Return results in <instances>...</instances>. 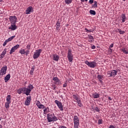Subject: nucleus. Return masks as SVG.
<instances>
[{
    "label": "nucleus",
    "instance_id": "f257e3e1",
    "mask_svg": "<svg viewBox=\"0 0 128 128\" xmlns=\"http://www.w3.org/2000/svg\"><path fill=\"white\" fill-rule=\"evenodd\" d=\"M47 120L48 122H56L58 118L54 116V114H47Z\"/></svg>",
    "mask_w": 128,
    "mask_h": 128
},
{
    "label": "nucleus",
    "instance_id": "f03ea898",
    "mask_svg": "<svg viewBox=\"0 0 128 128\" xmlns=\"http://www.w3.org/2000/svg\"><path fill=\"white\" fill-rule=\"evenodd\" d=\"M74 128H78V126H80V120H78V117L75 116L74 117Z\"/></svg>",
    "mask_w": 128,
    "mask_h": 128
},
{
    "label": "nucleus",
    "instance_id": "7ed1b4c3",
    "mask_svg": "<svg viewBox=\"0 0 128 128\" xmlns=\"http://www.w3.org/2000/svg\"><path fill=\"white\" fill-rule=\"evenodd\" d=\"M85 64L89 66V68H94L96 66V62H90L88 60L85 62Z\"/></svg>",
    "mask_w": 128,
    "mask_h": 128
},
{
    "label": "nucleus",
    "instance_id": "20e7f679",
    "mask_svg": "<svg viewBox=\"0 0 128 128\" xmlns=\"http://www.w3.org/2000/svg\"><path fill=\"white\" fill-rule=\"evenodd\" d=\"M42 52V50L40 49L39 50H36V52H34V54L33 55V58H34V60H36V58H38V56H40Z\"/></svg>",
    "mask_w": 128,
    "mask_h": 128
},
{
    "label": "nucleus",
    "instance_id": "39448f33",
    "mask_svg": "<svg viewBox=\"0 0 128 128\" xmlns=\"http://www.w3.org/2000/svg\"><path fill=\"white\" fill-rule=\"evenodd\" d=\"M9 20L12 24H16V22L18 18L16 16H10L9 18Z\"/></svg>",
    "mask_w": 128,
    "mask_h": 128
},
{
    "label": "nucleus",
    "instance_id": "423d86ee",
    "mask_svg": "<svg viewBox=\"0 0 128 128\" xmlns=\"http://www.w3.org/2000/svg\"><path fill=\"white\" fill-rule=\"evenodd\" d=\"M55 104H57L58 108H60V110H64V108L62 107V102H60V101L58 100H56L54 101Z\"/></svg>",
    "mask_w": 128,
    "mask_h": 128
},
{
    "label": "nucleus",
    "instance_id": "0eeeda50",
    "mask_svg": "<svg viewBox=\"0 0 128 128\" xmlns=\"http://www.w3.org/2000/svg\"><path fill=\"white\" fill-rule=\"evenodd\" d=\"M68 58L69 62H72V51L70 50H68Z\"/></svg>",
    "mask_w": 128,
    "mask_h": 128
},
{
    "label": "nucleus",
    "instance_id": "6e6552de",
    "mask_svg": "<svg viewBox=\"0 0 128 128\" xmlns=\"http://www.w3.org/2000/svg\"><path fill=\"white\" fill-rule=\"evenodd\" d=\"M8 70V67L6 66H4L2 67L0 71V74L4 76V74H6V70Z\"/></svg>",
    "mask_w": 128,
    "mask_h": 128
},
{
    "label": "nucleus",
    "instance_id": "1a4fd4ad",
    "mask_svg": "<svg viewBox=\"0 0 128 128\" xmlns=\"http://www.w3.org/2000/svg\"><path fill=\"white\" fill-rule=\"evenodd\" d=\"M20 48V44H16L14 47H12L10 52V54H12V52H16V50H18Z\"/></svg>",
    "mask_w": 128,
    "mask_h": 128
},
{
    "label": "nucleus",
    "instance_id": "9d476101",
    "mask_svg": "<svg viewBox=\"0 0 128 128\" xmlns=\"http://www.w3.org/2000/svg\"><path fill=\"white\" fill-rule=\"evenodd\" d=\"M116 74H118V72L116 70H112L108 72V74H109L110 76H116Z\"/></svg>",
    "mask_w": 128,
    "mask_h": 128
},
{
    "label": "nucleus",
    "instance_id": "9b49d317",
    "mask_svg": "<svg viewBox=\"0 0 128 128\" xmlns=\"http://www.w3.org/2000/svg\"><path fill=\"white\" fill-rule=\"evenodd\" d=\"M18 94H20L23 92L24 94H26V88H21L17 90Z\"/></svg>",
    "mask_w": 128,
    "mask_h": 128
},
{
    "label": "nucleus",
    "instance_id": "f8f14e48",
    "mask_svg": "<svg viewBox=\"0 0 128 128\" xmlns=\"http://www.w3.org/2000/svg\"><path fill=\"white\" fill-rule=\"evenodd\" d=\"M30 100H32V99L30 98V96H27L26 100L25 101L26 106H30Z\"/></svg>",
    "mask_w": 128,
    "mask_h": 128
},
{
    "label": "nucleus",
    "instance_id": "ddd939ff",
    "mask_svg": "<svg viewBox=\"0 0 128 128\" xmlns=\"http://www.w3.org/2000/svg\"><path fill=\"white\" fill-rule=\"evenodd\" d=\"M32 12V7L29 6L26 10V14H30Z\"/></svg>",
    "mask_w": 128,
    "mask_h": 128
},
{
    "label": "nucleus",
    "instance_id": "4468645a",
    "mask_svg": "<svg viewBox=\"0 0 128 128\" xmlns=\"http://www.w3.org/2000/svg\"><path fill=\"white\" fill-rule=\"evenodd\" d=\"M98 82H100L101 83L104 80V76L102 75L98 74L97 76Z\"/></svg>",
    "mask_w": 128,
    "mask_h": 128
},
{
    "label": "nucleus",
    "instance_id": "2eb2a0df",
    "mask_svg": "<svg viewBox=\"0 0 128 128\" xmlns=\"http://www.w3.org/2000/svg\"><path fill=\"white\" fill-rule=\"evenodd\" d=\"M16 24H12L11 26L9 27V30H16Z\"/></svg>",
    "mask_w": 128,
    "mask_h": 128
},
{
    "label": "nucleus",
    "instance_id": "dca6fc26",
    "mask_svg": "<svg viewBox=\"0 0 128 128\" xmlns=\"http://www.w3.org/2000/svg\"><path fill=\"white\" fill-rule=\"evenodd\" d=\"M58 58H60V56H58V54H53V60H56V62H58Z\"/></svg>",
    "mask_w": 128,
    "mask_h": 128
},
{
    "label": "nucleus",
    "instance_id": "f3484780",
    "mask_svg": "<svg viewBox=\"0 0 128 128\" xmlns=\"http://www.w3.org/2000/svg\"><path fill=\"white\" fill-rule=\"evenodd\" d=\"M10 74H8L4 78L5 82H8V80H10Z\"/></svg>",
    "mask_w": 128,
    "mask_h": 128
},
{
    "label": "nucleus",
    "instance_id": "a211bd4d",
    "mask_svg": "<svg viewBox=\"0 0 128 128\" xmlns=\"http://www.w3.org/2000/svg\"><path fill=\"white\" fill-rule=\"evenodd\" d=\"M6 49H4L2 54L0 55L1 60L4 58V56H6Z\"/></svg>",
    "mask_w": 128,
    "mask_h": 128
},
{
    "label": "nucleus",
    "instance_id": "6ab92c4d",
    "mask_svg": "<svg viewBox=\"0 0 128 128\" xmlns=\"http://www.w3.org/2000/svg\"><path fill=\"white\" fill-rule=\"evenodd\" d=\"M36 105H37L38 107V108H46L42 104H40V102H38L36 104Z\"/></svg>",
    "mask_w": 128,
    "mask_h": 128
},
{
    "label": "nucleus",
    "instance_id": "aec40b11",
    "mask_svg": "<svg viewBox=\"0 0 128 128\" xmlns=\"http://www.w3.org/2000/svg\"><path fill=\"white\" fill-rule=\"evenodd\" d=\"M121 16L122 18V22H126V14H122Z\"/></svg>",
    "mask_w": 128,
    "mask_h": 128
},
{
    "label": "nucleus",
    "instance_id": "412c9836",
    "mask_svg": "<svg viewBox=\"0 0 128 128\" xmlns=\"http://www.w3.org/2000/svg\"><path fill=\"white\" fill-rule=\"evenodd\" d=\"M30 92H32V90H30L28 88H26V92L25 94H26V96H28V94H30Z\"/></svg>",
    "mask_w": 128,
    "mask_h": 128
},
{
    "label": "nucleus",
    "instance_id": "4be33fe9",
    "mask_svg": "<svg viewBox=\"0 0 128 128\" xmlns=\"http://www.w3.org/2000/svg\"><path fill=\"white\" fill-rule=\"evenodd\" d=\"M92 97L94 98H100V94H98V93H94L93 94Z\"/></svg>",
    "mask_w": 128,
    "mask_h": 128
},
{
    "label": "nucleus",
    "instance_id": "5701e85b",
    "mask_svg": "<svg viewBox=\"0 0 128 128\" xmlns=\"http://www.w3.org/2000/svg\"><path fill=\"white\" fill-rule=\"evenodd\" d=\"M56 28L57 30H58L60 27V22H56Z\"/></svg>",
    "mask_w": 128,
    "mask_h": 128
},
{
    "label": "nucleus",
    "instance_id": "b1692460",
    "mask_svg": "<svg viewBox=\"0 0 128 128\" xmlns=\"http://www.w3.org/2000/svg\"><path fill=\"white\" fill-rule=\"evenodd\" d=\"M6 102H8V104H10V95H8L6 96Z\"/></svg>",
    "mask_w": 128,
    "mask_h": 128
},
{
    "label": "nucleus",
    "instance_id": "393cba45",
    "mask_svg": "<svg viewBox=\"0 0 128 128\" xmlns=\"http://www.w3.org/2000/svg\"><path fill=\"white\" fill-rule=\"evenodd\" d=\"M14 38H16V36H12L10 38H9L8 39L6 40L7 42H11V40H14Z\"/></svg>",
    "mask_w": 128,
    "mask_h": 128
},
{
    "label": "nucleus",
    "instance_id": "a878e982",
    "mask_svg": "<svg viewBox=\"0 0 128 128\" xmlns=\"http://www.w3.org/2000/svg\"><path fill=\"white\" fill-rule=\"evenodd\" d=\"M116 32H119L120 34H124V31H122L120 29H117Z\"/></svg>",
    "mask_w": 128,
    "mask_h": 128
},
{
    "label": "nucleus",
    "instance_id": "bb28decb",
    "mask_svg": "<svg viewBox=\"0 0 128 128\" xmlns=\"http://www.w3.org/2000/svg\"><path fill=\"white\" fill-rule=\"evenodd\" d=\"M27 88H28V90H32V88H34V86H32V84H30L28 86Z\"/></svg>",
    "mask_w": 128,
    "mask_h": 128
},
{
    "label": "nucleus",
    "instance_id": "cd10ccee",
    "mask_svg": "<svg viewBox=\"0 0 128 128\" xmlns=\"http://www.w3.org/2000/svg\"><path fill=\"white\" fill-rule=\"evenodd\" d=\"M88 42H94V37H92V36H88Z\"/></svg>",
    "mask_w": 128,
    "mask_h": 128
},
{
    "label": "nucleus",
    "instance_id": "c85d7f7f",
    "mask_svg": "<svg viewBox=\"0 0 128 128\" xmlns=\"http://www.w3.org/2000/svg\"><path fill=\"white\" fill-rule=\"evenodd\" d=\"M64 2L67 4H72V0H64Z\"/></svg>",
    "mask_w": 128,
    "mask_h": 128
},
{
    "label": "nucleus",
    "instance_id": "c756f323",
    "mask_svg": "<svg viewBox=\"0 0 128 128\" xmlns=\"http://www.w3.org/2000/svg\"><path fill=\"white\" fill-rule=\"evenodd\" d=\"M19 52L21 54H24L26 51H24V49H22L20 50Z\"/></svg>",
    "mask_w": 128,
    "mask_h": 128
},
{
    "label": "nucleus",
    "instance_id": "7c9ffc66",
    "mask_svg": "<svg viewBox=\"0 0 128 128\" xmlns=\"http://www.w3.org/2000/svg\"><path fill=\"white\" fill-rule=\"evenodd\" d=\"M54 84H62V82H60V79H58L57 80H56V81L55 82H54Z\"/></svg>",
    "mask_w": 128,
    "mask_h": 128
},
{
    "label": "nucleus",
    "instance_id": "2f4dec72",
    "mask_svg": "<svg viewBox=\"0 0 128 128\" xmlns=\"http://www.w3.org/2000/svg\"><path fill=\"white\" fill-rule=\"evenodd\" d=\"M90 14H92L93 16H96V11L94 10H90Z\"/></svg>",
    "mask_w": 128,
    "mask_h": 128
},
{
    "label": "nucleus",
    "instance_id": "473e14b6",
    "mask_svg": "<svg viewBox=\"0 0 128 128\" xmlns=\"http://www.w3.org/2000/svg\"><path fill=\"white\" fill-rule=\"evenodd\" d=\"M44 114H48V108H44Z\"/></svg>",
    "mask_w": 128,
    "mask_h": 128
},
{
    "label": "nucleus",
    "instance_id": "72a5a7b5",
    "mask_svg": "<svg viewBox=\"0 0 128 128\" xmlns=\"http://www.w3.org/2000/svg\"><path fill=\"white\" fill-rule=\"evenodd\" d=\"M77 103L79 105V106H82V102H80V100L79 98L76 100Z\"/></svg>",
    "mask_w": 128,
    "mask_h": 128
},
{
    "label": "nucleus",
    "instance_id": "f704fd0d",
    "mask_svg": "<svg viewBox=\"0 0 128 128\" xmlns=\"http://www.w3.org/2000/svg\"><path fill=\"white\" fill-rule=\"evenodd\" d=\"M34 66H33L31 69V70H30V74H34Z\"/></svg>",
    "mask_w": 128,
    "mask_h": 128
},
{
    "label": "nucleus",
    "instance_id": "c9c22d12",
    "mask_svg": "<svg viewBox=\"0 0 128 128\" xmlns=\"http://www.w3.org/2000/svg\"><path fill=\"white\" fill-rule=\"evenodd\" d=\"M10 103H8V102H6V104H5V108H10Z\"/></svg>",
    "mask_w": 128,
    "mask_h": 128
},
{
    "label": "nucleus",
    "instance_id": "e433bc0d",
    "mask_svg": "<svg viewBox=\"0 0 128 128\" xmlns=\"http://www.w3.org/2000/svg\"><path fill=\"white\" fill-rule=\"evenodd\" d=\"M94 110H96V112H100V108H98V107H95L94 108Z\"/></svg>",
    "mask_w": 128,
    "mask_h": 128
},
{
    "label": "nucleus",
    "instance_id": "4c0bfd02",
    "mask_svg": "<svg viewBox=\"0 0 128 128\" xmlns=\"http://www.w3.org/2000/svg\"><path fill=\"white\" fill-rule=\"evenodd\" d=\"M8 42L7 40H6L4 42V43L3 44V46H6V44H8Z\"/></svg>",
    "mask_w": 128,
    "mask_h": 128
},
{
    "label": "nucleus",
    "instance_id": "58836bf2",
    "mask_svg": "<svg viewBox=\"0 0 128 128\" xmlns=\"http://www.w3.org/2000/svg\"><path fill=\"white\" fill-rule=\"evenodd\" d=\"M73 98H75L76 100H78V99H80L78 98V96H76V95H74L73 96Z\"/></svg>",
    "mask_w": 128,
    "mask_h": 128
},
{
    "label": "nucleus",
    "instance_id": "ea45409f",
    "mask_svg": "<svg viewBox=\"0 0 128 128\" xmlns=\"http://www.w3.org/2000/svg\"><path fill=\"white\" fill-rule=\"evenodd\" d=\"M102 120H98V124H102Z\"/></svg>",
    "mask_w": 128,
    "mask_h": 128
},
{
    "label": "nucleus",
    "instance_id": "a19ab883",
    "mask_svg": "<svg viewBox=\"0 0 128 128\" xmlns=\"http://www.w3.org/2000/svg\"><path fill=\"white\" fill-rule=\"evenodd\" d=\"M53 80H54L55 82H56L58 80V77H54L52 78Z\"/></svg>",
    "mask_w": 128,
    "mask_h": 128
},
{
    "label": "nucleus",
    "instance_id": "79ce46f5",
    "mask_svg": "<svg viewBox=\"0 0 128 128\" xmlns=\"http://www.w3.org/2000/svg\"><path fill=\"white\" fill-rule=\"evenodd\" d=\"M28 54H30V50H28L25 52V54L26 56H28Z\"/></svg>",
    "mask_w": 128,
    "mask_h": 128
},
{
    "label": "nucleus",
    "instance_id": "37998d69",
    "mask_svg": "<svg viewBox=\"0 0 128 128\" xmlns=\"http://www.w3.org/2000/svg\"><path fill=\"white\" fill-rule=\"evenodd\" d=\"M123 52L124 54H128V51H127L125 49H124L123 50Z\"/></svg>",
    "mask_w": 128,
    "mask_h": 128
},
{
    "label": "nucleus",
    "instance_id": "c03bdc74",
    "mask_svg": "<svg viewBox=\"0 0 128 128\" xmlns=\"http://www.w3.org/2000/svg\"><path fill=\"white\" fill-rule=\"evenodd\" d=\"M26 48H27V50H30V45H27Z\"/></svg>",
    "mask_w": 128,
    "mask_h": 128
},
{
    "label": "nucleus",
    "instance_id": "a18cd8bd",
    "mask_svg": "<svg viewBox=\"0 0 128 128\" xmlns=\"http://www.w3.org/2000/svg\"><path fill=\"white\" fill-rule=\"evenodd\" d=\"M92 7H93V8H98V4H94L92 6Z\"/></svg>",
    "mask_w": 128,
    "mask_h": 128
},
{
    "label": "nucleus",
    "instance_id": "49530a36",
    "mask_svg": "<svg viewBox=\"0 0 128 128\" xmlns=\"http://www.w3.org/2000/svg\"><path fill=\"white\" fill-rule=\"evenodd\" d=\"M66 83H64V84H63V88H66Z\"/></svg>",
    "mask_w": 128,
    "mask_h": 128
},
{
    "label": "nucleus",
    "instance_id": "de8ad7c7",
    "mask_svg": "<svg viewBox=\"0 0 128 128\" xmlns=\"http://www.w3.org/2000/svg\"><path fill=\"white\" fill-rule=\"evenodd\" d=\"M89 2H90V4H93L94 3V0H90Z\"/></svg>",
    "mask_w": 128,
    "mask_h": 128
},
{
    "label": "nucleus",
    "instance_id": "09e8293b",
    "mask_svg": "<svg viewBox=\"0 0 128 128\" xmlns=\"http://www.w3.org/2000/svg\"><path fill=\"white\" fill-rule=\"evenodd\" d=\"M92 50H94V48H96V46H94V45H93L92 46Z\"/></svg>",
    "mask_w": 128,
    "mask_h": 128
},
{
    "label": "nucleus",
    "instance_id": "8fccbe9b",
    "mask_svg": "<svg viewBox=\"0 0 128 128\" xmlns=\"http://www.w3.org/2000/svg\"><path fill=\"white\" fill-rule=\"evenodd\" d=\"M110 48H114V44H112L110 45Z\"/></svg>",
    "mask_w": 128,
    "mask_h": 128
},
{
    "label": "nucleus",
    "instance_id": "3c124183",
    "mask_svg": "<svg viewBox=\"0 0 128 128\" xmlns=\"http://www.w3.org/2000/svg\"><path fill=\"white\" fill-rule=\"evenodd\" d=\"M109 128H116L114 126H110Z\"/></svg>",
    "mask_w": 128,
    "mask_h": 128
},
{
    "label": "nucleus",
    "instance_id": "603ef678",
    "mask_svg": "<svg viewBox=\"0 0 128 128\" xmlns=\"http://www.w3.org/2000/svg\"><path fill=\"white\" fill-rule=\"evenodd\" d=\"M60 128H66V127L64 126H60Z\"/></svg>",
    "mask_w": 128,
    "mask_h": 128
},
{
    "label": "nucleus",
    "instance_id": "864d4df0",
    "mask_svg": "<svg viewBox=\"0 0 128 128\" xmlns=\"http://www.w3.org/2000/svg\"><path fill=\"white\" fill-rule=\"evenodd\" d=\"M98 2H96V1H94V4H98Z\"/></svg>",
    "mask_w": 128,
    "mask_h": 128
},
{
    "label": "nucleus",
    "instance_id": "5fc2aeb1",
    "mask_svg": "<svg viewBox=\"0 0 128 128\" xmlns=\"http://www.w3.org/2000/svg\"><path fill=\"white\" fill-rule=\"evenodd\" d=\"M108 100H112V98H110V97H108Z\"/></svg>",
    "mask_w": 128,
    "mask_h": 128
},
{
    "label": "nucleus",
    "instance_id": "6e6d98bb",
    "mask_svg": "<svg viewBox=\"0 0 128 128\" xmlns=\"http://www.w3.org/2000/svg\"><path fill=\"white\" fill-rule=\"evenodd\" d=\"M85 30H86V32H88V30L86 28H85Z\"/></svg>",
    "mask_w": 128,
    "mask_h": 128
},
{
    "label": "nucleus",
    "instance_id": "4d7b16f0",
    "mask_svg": "<svg viewBox=\"0 0 128 128\" xmlns=\"http://www.w3.org/2000/svg\"><path fill=\"white\" fill-rule=\"evenodd\" d=\"M56 85H54V90H56Z\"/></svg>",
    "mask_w": 128,
    "mask_h": 128
},
{
    "label": "nucleus",
    "instance_id": "13d9d810",
    "mask_svg": "<svg viewBox=\"0 0 128 128\" xmlns=\"http://www.w3.org/2000/svg\"><path fill=\"white\" fill-rule=\"evenodd\" d=\"M81 2H84V0H81Z\"/></svg>",
    "mask_w": 128,
    "mask_h": 128
},
{
    "label": "nucleus",
    "instance_id": "bf43d9fd",
    "mask_svg": "<svg viewBox=\"0 0 128 128\" xmlns=\"http://www.w3.org/2000/svg\"><path fill=\"white\" fill-rule=\"evenodd\" d=\"M0 128H2V126L0 124Z\"/></svg>",
    "mask_w": 128,
    "mask_h": 128
},
{
    "label": "nucleus",
    "instance_id": "052dcab7",
    "mask_svg": "<svg viewBox=\"0 0 128 128\" xmlns=\"http://www.w3.org/2000/svg\"><path fill=\"white\" fill-rule=\"evenodd\" d=\"M110 50H111V52H112V49H110Z\"/></svg>",
    "mask_w": 128,
    "mask_h": 128
},
{
    "label": "nucleus",
    "instance_id": "680f3d73",
    "mask_svg": "<svg viewBox=\"0 0 128 128\" xmlns=\"http://www.w3.org/2000/svg\"><path fill=\"white\" fill-rule=\"evenodd\" d=\"M124 0V2H126V0Z\"/></svg>",
    "mask_w": 128,
    "mask_h": 128
},
{
    "label": "nucleus",
    "instance_id": "e2e57ef3",
    "mask_svg": "<svg viewBox=\"0 0 128 128\" xmlns=\"http://www.w3.org/2000/svg\"><path fill=\"white\" fill-rule=\"evenodd\" d=\"M85 2H88V0H85Z\"/></svg>",
    "mask_w": 128,
    "mask_h": 128
},
{
    "label": "nucleus",
    "instance_id": "0e129e2a",
    "mask_svg": "<svg viewBox=\"0 0 128 128\" xmlns=\"http://www.w3.org/2000/svg\"><path fill=\"white\" fill-rule=\"evenodd\" d=\"M2 0H0V2H2Z\"/></svg>",
    "mask_w": 128,
    "mask_h": 128
},
{
    "label": "nucleus",
    "instance_id": "69168bd1",
    "mask_svg": "<svg viewBox=\"0 0 128 128\" xmlns=\"http://www.w3.org/2000/svg\"><path fill=\"white\" fill-rule=\"evenodd\" d=\"M1 120L0 119V120Z\"/></svg>",
    "mask_w": 128,
    "mask_h": 128
}]
</instances>
